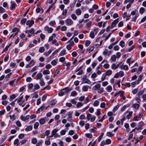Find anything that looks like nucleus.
I'll list each match as a JSON object with an SVG mask.
<instances>
[{
    "label": "nucleus",
    "mask_w": 146,
    "mask_h": 146,
    "mask_svg": "<svg viewBox=\"0 0 146 146\" xmlns=\"http://www.w3.org/2000/svg\"><path fill=\"white\" fill-rule=\"evenodd\" d=\"M70 90L68 87H66L61 90L59 92L58 95L60 96H62L67 94Z\"/></svg>",
    "instance_id": "obj_1"
},
{
    "label": "nucleus",
    "mask_w": 146,
    "mask_h": 146,
    "mask_svg": "<svg viewBox=\"0 0 146 146\" xmlns=\"http://www.w3.org/2000/svg\"><path fill=\"white\" fill-rule=\"evenodd\" d=\"M99 31V29L98 28H95L93 31L90 32L89 36L92 38H94L95 37V35H96Z\"/></svg>",
    "instance_id": "obj_2"
},
{
    "label": "nucleus",
    "mask_w": 146,
    "mask_h": 146,
    "mask_svg": "<svg viewBox=\"0 0 146 146\" xmlns=\"http://www.w3.org/2000/svg\"><path fill=\"white\" fill-rule=\"evenodd\" d=\"M44 30L45 32L48 33H52L53 31V29L52 27H50L47 25L44 27Z\"/></svg>",
    "instance_id": "obj_3"
},
{
    "label": "nucleus",
    "mask_w": 146,
    "mask_h": 146,
    "mask_svg": "<svg viewBox=\"0 0 146 146\" xmlns=\"http://www.w3.org/2000/svg\"><path fill=\"white\" fill-rule=\"evenodd\" d=\"M143 115V113L141 112H140L137 115L135 116L133 119V120L135 121H138L140 120Z\"/></svg>",
    "instance_id": "obj_4"
},
{
    "label": "nucleus",
    "mask_w": 146,
    "mask_h": 146,
    "mask_svg": "<svg viewBox=\"0 0 146 146\" xmlns=\"http://www.w3.org/2000/svg\"><path fill=\"white\" fill-rule=\"evenodd\" d=\"M23 95H22V93L19 96V97L18 99L17 102L20 106H21L25 102V100H23Z\"/></svg>",
    "instance_id": "obj_5"
},
{
    "label": "nucleus",
    "mask_w": 146,
    "mask_h": 146,
    "mask_svg": "<svg viewBox=\"0 0 146 146\" xmlns=\"http://www.w3.org/2000/svg\"><path fill=\"white\" fill-rule=\"evenodd\" d=\"M35 31L34 29L32 28L29 30L26 31L25 33L27 34H28L27 36L28 37H30L33 34H34V36L35 35L34 33Z\"/></svg>",
    "instance_id": "obj_6"
},
{
    "label": "nucleus",
    "mask_w": 146,
    "mask_h": 146,
    "mask_svg": "<svg viewBox=\"0 0 146 146\" xmlns=\"http://www.w3.org/2000/svg\"><path fill=\"white\" fill-rule=\"evenodd\" d=\"M82 66H81L79 67H77L75 70V72L77 73L76 74L78 75H82L83 73V70L82 69Z\"/></svg>",
    "instance_id": "obj_7"
},
{
    "label": "nucleus",
    "mask_w": 146,
    "mask_h": 146,
    "mask_svg": "<svg viewBox=\"0 0 146 146\" xmlns=\"http://www.w3.org/2000/svg\"><path fill=\"white\" fill-rule=\"evenodd\" d=\"M81 80L82 83H86L90 84L91 83L89 79L87 78V76L86 75H85L83 77L81 78Z\"/></svg>",
    "instance_id": "obj_8"
},
{
    "label": "nucleus",
    "mask_w": 146,
    "mask_h": 146,
    "mask_svg": "<svg viewBox=\"0 0 146 146\" xmlns=\"http://www.w3.org/2000/svg\"><path fill=\"white\" fill-rule=\"evenodd\" d=\"M73 112L72 111H70L68 112L66 114L67 115V117L66 118V120L68 121H71L72 119V115Z\"/></svg>",
    "instance_id": "obj_9"
},
{
    "label": "nucleus",
    "mask_w": 146,
    "mask_h": 146,
    "mask_svg": "<svg viewBox=\"0 0 146 146\" xmlns=\"http://www.w3.org/2000/svg\"><path fill=\"white\" fill-rule=\"evenodd\" d=\"M68 44L66 46V48L68 50H70L72 47L74 46V42L73 41L69 42H67Z\"/></svg>",
    "instance_id": "obj_10"
},
{
    "label": "nucleus",
    "mask_w": 146,
    "mask_h": 146,
    "mask_svg": "<svg viewBox=\"0 0 146 146\" xmlns=\"http://www.w3.org/2000/svg\"><path fill=\"white\" fill-rule=\"evenodd\" d=\"M65 22L66 25L68 26L71 25L73 24V21L70 19H67Z\"/></svg>",
    "instance_id": "obj_11"
},
{
    "label": "nucleus",
    "mask_w": 146,
    "mask_h": 146,
    "mask_svg": "<svg viewBox=\"0 0 146 146\" xmlns=\"http://www.w3.org/2000/svg\"><path fill=\"white\" fill-rule=\"evenodd\" d=\"M119 21V19L117 18V19L113 21L112 23L111 26L110 27V28L111 29H112L118 23Z\"/></svg>",
    "instance_id": "obj_12"
},
{
    "label": "nucleus",
    "mask_w": 146,
    "mask_h": 146,
    "mask_svg": "<svg viewBox=\"0 0 146 146\" xmlns=\"http://www.w3.org/2000/svg\"><path fill=\"white\" fill-rule=\"evenodd\" d=\"M34 21L33 20H28L26 22V25L30 27L34 24Z\"/></svg>",
    "instance_id": "obj_13"
},
{
    "label": "nucleus",
    "mask_w": 146,
    "mask_h": 146,
    "mask_svg": "<svg viewBox=\"0 0 146 146\" xmlns=\"http://www.w3.org/2000/svg\"><path fill=\"white\" fill-rule=\"evenodd\" d=\"M29 117L30 116L29 115H27L26 116H24L23 115H22L21 116L20 118L23 121H25L29 119Z\"/></svg>",
    "instance_id": "obj_14"
},
{
    "label": "nucleus",
    "mask_w": 146,
    "mask_h": 146,
    "mask_svg": "<svg viewBox=\"0 0 146 146\" xmlns=\"http://www.w3.org/2000/svg\"><path fill=\"white\" fill-rule=\"evenodd\" d=\"M119 94L120 97L123 100H125L126 98L124 96V92L122 90H120L119 91Z\"/></svg>",
    "instance_id": "obj_15"
},
{
    "label": "nucleus",
    "mask_w": 146,
    "mask_h": 146,
    "mask_svg": "<svg viewBox=\"0 0 146 146\" xmlns=\"http://www.w3.org/2000/svg\"><path fill=\"white\" fill-rule=\"evenodd\" d=\"M119 68L121 70H127L129 69V68L127 65L122 64L119 67Z\"/></svg>",
    "instance_id": "obj_16"
},
{
    "label": "nucleus",
    "mask_w": 146,
    "mask_h": 146,
    "mask_svg": "<svg viewBox=\"0 0 146 146\" xmlns=\"http://www.w3.org/2000/svg\"><path fill=\"white\" fill-rule=\"evenodd\" d=\"M45 108V106L44 105L41 106L36 111V114H38L40 113V111H42Z\"/></svg>",
    "instance_id": "obj_17"
},
{
    "label": "nucleus",
    "mask_w": 146,
    "mask_h": 146,
    "mask_svg": "<svg viewBox=\"0 0 146 146\" xmlns=\"http://www.w3.org/2000/svg\"><path fill=\"white\" fill-rule=\"evenodd\" d=\"M126 113H128L126 116V118L127 119H129L131 118L133 113V111H130L129 112L128 110H127L125 112Z\"/></svg>",
    "instance_id": "obj_18"
},
{
    "label": "nucleus",
    "mask_w": 146,
    "mask_h": 146,
    "mask_svg": "<svg viewBox=\"0 0 146 146\" xmlns=\"http://www.w3.org/2000/svg\"><path fill=\"white\" fill-rule=\"evenodd\" d=\"M112 53L111 51H109L108 49H106L103 52V54L104 55H107L109 56Z\"/></svg>",
    "instance_id": "obj_19"
},
{
    "label": "nucleus",
    "mask_w": 146,
    "mask_h": 146,
    "mask_svg": "<svg viewBox=\"0 0 146 146\" xmlns=\"http://www.w3.org/2000/svg\"><path fill=\"white\" fill-rule=\"evenodd\" d=\"M17 6V5L15 2H11L10 9L11 10H12L15 9Z\"/></svg>",
    "instance_id": "obj_20"
},
{
    "label": "nucleus",
    "mask_w": 146,
    "mask_h": 146,
    "mask_svg": "<svg viewBox=\"0 0 146 146\" xmlns=\"http://www.w3.org/2000/svg\"><path fill=\"white\" fill-rule=\"evenodd\" d=\"M106 91L108 92H111L112 90V88L110 85L108 86L105 88Z\"/></svg>",
    "instance_id": "obj_21"
},
{
    "label": "nucleus",
    "mask_w": 146,
    "mask_h": 146,
    "mask_svg": "<svg viewBox=\"0 0 146 146\" xmlns=\"http://www.w3.org/2000/svg\"><path fill=\"white\" fill-rule=\"evenodd\" d=\"M33 126L31 125H29L27 126L26 128L25 129V130L27 131H29L32 130L33 129Z\"/></svg>",
    "instance_id": "obj_22"
},
{
    "label": "nucleus",
    "mask_w": 146,
    "mask_h": 146,
    "mask_svg": "<svg viewBox=\"0 0 146 146\" xmlns=\"http://www.w3.org/2000/svg\"><path fill=\"white\" fill-rule=\"evenodd\" d=\"M101 87L100 85L99 84H97L96 85L94 86L93 88L92 89L94 90H98V89L100 88Z\"/></svg>",
    "instance_id": "obj_23"
},
{
    "label": "nucleus",
    "mask_w": 146,
    "mask_h": 146,
    "mask_svg": "<svg viewBox=\"0 0 146 146\" xmlns=\"http://www.w3.org/2000/svg\"><path fill=\"white\" fill-rule=\"evenodd\" d=\"M120 64L116 65L115 64H113L111 65V68L112 69L115 70L120 65Z\"/></svg>",
    "instance_id": "obj_24"
},
{
    "label": "nucleus",
    "mask_w": 146,
    "mask_h": 146,
    "mask_svg": "<svg viewBox=\"0 0 146 146\" xmlns=\"http://www.w3.org/2000/svg\"><path fill=\"white\" fill-rule=\"evenodd\" d=\"M82 12V10L80 8L77 9L75 11V13L78 16L81 15V14Z\"/></svg>",
    "instance_id": "obj_25"
},
{
    "label": "nucleus",
    "mask_w": 146,
    "mask_h": 146,
    "mask_svg": "<svg viewBox=\"0 0 146 146\" xmlns=\"http://www.w3.org/2000/svg\"><path fill=\"white\" fill-rule=\"evenodd\" d=\"M89 88H91V87L88 86H84L82 87V90L84 92H86Z\"/></svg>",
    "instance_id": "obj_26"
},
{
    "label": "nucleus",
    "mask_w": 146,
    "mask_h": 146,
    "mask_svg": "<svg viewBox=\"0 0 146 146\" xmlns=\"http://www.w3.org/2000/svg\"><path fill=\"white\" fill-rule=\"evenodd\" d=\"M40 88V86L39 84L37 83L34 85L33 88V90L34 91L36 90L39 89Z\"/></svg>",
    "instance_id": "obj_27"
},
{
    "label": "nucleus",
    "mask_w": 146,
    "mask_h": 146,
    "mask_svg": "<svg viewBox=\"0 0 146 146\" xmlns=\"http://www.w3.org/2000/svg\"><path fill=\"white\" fill-rule=\"evenodd\" d=\"M66 54V50L65 49H63L62 51L60 52L59 54V56H63Z\"/></svg>",
    "instance_id": "obj_28"
},
{
    "label": "nucleus",
    "mask_w": 146,
    "mask_h": 146,
    "mask_svg": "<svg viewBox=\"0 0 146 146\" xmlns=\"http://www.w3.org/2000/svg\"><path fill=\"white\" fill-rule=\"evenodd\" d=\"M143 74H141L139 76L138 80H136V82H137L139 84L140 82L142 80V78L143 77Z\"/></svg>",
    "instance_id": "obj_29"
},
{
    "label": "nucleus",
    "mask_w": 146,
    "mask_h": 146,
    "mask_svg": "<svg viewBox=\"0 0 146 146\" xmlns=\"http://www.w3.org/2000/svg\"><path fill=\"white\" fill-rule=\"evenodd\" d=\"M140 106V105L138 104H134L132 105V107H133L135 109L137 110L139 109Z\"/></svg>",
    "instance_id": "obj_30"
},
{
    "label": "nucleus",
    "mask_w": 146,
    "mask_h": 146,
    "mask_svg": "<svg viewBox=\"0 0 146 146\" xmlns=\"http://www.w3.org/2000/svg\"><path fill=\"white\" fill-rule=\"evenodd\" d=\"M137 14L138 15H139L138 11L136 10H135L133 11L131 13V15H137Z\"/></svg>",
    "instance_id": "obj_31"
},
{
    "label": "nucleus",
    "mask_w": 146,
    "mask_h": 146,
    "mask_svg": "<svg viewBox=\"0 0 146 146\" xmlns=\"http://www.w3.org/2000/svg\"><path fill=\"white\" fill-rule=\"evenodd\" d=\"M116 57L115 55H113L111 56V57L110 60H111V62H115L116 60Z\"/></svg>",
    "instance_id": "obj_32"
},
{
    "label": "nucleus",
    "mask_w": 146,
    "mask_h": 146,
    "mask_svg": "<svg viewBox=\"0 0 146 146\" xmlns=\"http://www.w3.org/2000/svg\"><path fill=\"white\" fill-rule=\"evenodd\" d=\"M39 81V83L41 86H43L45 85V82L44 81V80L43 78L40 79Z\"/></svg>",
    "instance_id": "obj_33"
},
{
    "label": "nucleus",
    "mask_w": 146,
    "mask_h": 146,
    "mask_svg": "<svg viewBox=\"0 0 146 146\" xmlns=\"http://www.w3.org/2000/svg\"><path fill=\"white\" fill-rule=\"evenodd\" d=\"M42 75L40 72L38 73L36 75V80L40 79H42Z\"/></svg>",
    "instance_id": "obj_34"
},
{
    "label": "nucleus",
    "mask_w": 146,
    "mask_h": 146,
    "mask_svg": "<svg viewBox=\"0 0 146 146\" xmlns=\"http://www.w3.org/2000/svg\"><path fill=\"white\" fill-rule=\"evenodd\" d=\"M9 117L11 120L12 121H13L16 119V117L15 114L13 115H10Z\"/></svg>",
    "instance_id": "obj_35"
},
{
    "label": "nucleus",
    "mask_w": 146,
    "mask_h": 146,
    "mask_svg": "<svg viewBox=\"0 0 146 146\" xmlns=\"http://www.w3.org/2000/svg\"><path fill=\"white\" fill-rule=\"evenodd\" d=\"M92 22V21H89L88 23H86V27L87 28H90L91 27Z\"/></svg>",
    "instance_id": "obj_36"
},
{
    "label": "nucleus",
    "mask_w": 146,
    "mask_h": 146,
    "mask_svg": "<svg viewBox=\"0 0 146 146\" xmlns=\"http://www.w3.org/2000/svg\"><path fill=\"white\" fill-rule=\"evenodd\" d=\"M58 60L57 59H55L53 60L51 62L52 65L53 66L56 65L57 64Z\"/></svg>",
    "instance_id": "obj_37"
},
{
    "label": "nucleus",
    "mask_w": 146,
    "mask_h": 146,
    "mask_svg": "<svg viewBox=\"0 0 146 146\" xmlns=\"http://www.w3.org/2000/svg\"><path fill=\"white\" fill-rule=\"evenodd\" d=\"M39 121L40 124L43 125L45 123V119L44 118H42L40 119Z\"/></svg>",
    "instance_id": "obj_38"
},
{
    "label": "nucleus",
    "mask_w": 146,
    "mask_h": 146,
    "mask_svg": "<svg viewBox=\"0 0 146 146\" xmlns=\"http://www.w3.org/2000/svg\"><path fill=\"white\" fill-rule=\"evenodd\" d=\"M56 24V22L55 21H50L49 23V25L51 26H53Z\"/></svg>",
    "instance_id": "obj_39"
},
{
    "label": "nucleus",
    "mask_w": 146,
    "mask_h": 146,
    "mask_svg": "<svg viewBox=\"0 0 146 146\" xmlns=\"http://www.w3.org/2000/svg\"><path fill=\"white\" fill-rule=\"evenodd\" d=\"M112 73V71L110 70H107L104 74L106 75V76H109Z\"/></svg>",
    "instance_id": "obj_40"
},
{
    "label": "nucleus",
    "mask_w": 146,
    "mask_h": 146,
    "mask_svg": "<svg viewBox=\"0 0 146 146\" xmlns=\"http://www.w3.org/2000/svg\"><path fill=\"white\" fill-rule=\"evenodd\" d=\"M52 50L50 49L47 52H45L44 53V54L46 56H48L52 52Z\"/></svg>",
    "instance_id": "obj_41"
},
{
    "label": "nucleus",
    "mask_w": 146,
    "mask_h": 146,
    "mask_svg": "<svg viewBox=\"0 0 146 146\" xmlns=\"http://www.w3.org/2000/svg\"><path fill=\"white\" fill-rule=\"evenodd\" d=\"M50 72L49 70H44L42 72V74L44 75L48 74H50Z\"/></svg>",
    "instance_id": "obj_42"
},
{
    "label": "nucleus",
    "mask_w": 146,
    "mask_h": 146,
    "mask_svg": "<svg viewBox=\"0 0 146 146\" xmlns=\"http://www.w3.org/2000/svg\"><path fill=\"white\" fill-rule=\"evenodd\" d=\"M114 135V134L111 132H108L106 133V135L109 137H111Z\"/></svg>",
    "instance_id": "obj_43"
},
{
    "label": "nucleus",
    "mask_w": 146,
    "mask_h": 146,
    "mask_svg": "<svg viewBox=\"0 0 146 146\" xmlns=\"http://www.w3.org/2000/svg\"><path fill=\"white\" fill-rule=\"evenodd\" d=\"M19 144V140L18 139H16L14 141V145H17L18 146Z\"/></svg>",
    "instance_id": "obj_44"
},
{
    "label": "nucleus",
    "mask_w": 146,
    "mask_h": 146,
    "mask_svg": "<svg viewBox=\"0 0 146 146\" xmlns=\"http://www.w3.org/2000/svg\"><path fill=\"white\" fill-rule=\"evenodd\" d=\"M37 142V140L36 138H34L31 140V143L34 144H36Z\"/></svg>",
    "instance_id": "obj_45"
},
{
    "label": "nucleus",
    "mask_w": 146,
    "mask_h": 146,
    "mask_svg": "<svg viewBox=\"0 0 146 146\" xmlns=\"http://www.w3.org/2000/svg\"><path fill=\"white\" fill-rule=\"evenodd\" d=\"M99 102L98 100H95L93 103V105L95 107H97L99 105Z\"/></svg>",
    "instance_id": "obj_46"
},
{
    "label": "nucleus",
    "mask_w": 146,
    "mask_h": 146,
    "mask_svg": "<svg viewBox=\"0 0 146 146\" xmlns=\"http://www.w3.org/2000/svg\"><path fill=\"white\" fill-rule=\"evenodd\" d=\"M119 45L122 47L123 48L125 45V43L124 41L121 40L119 43Z\"/></svg>",
    "instance_id": "obj_47"
},
{
    "label": "nucleus",
    "mask_w": 146,
    "mask_h": 146,
    "mask_svg": "<svg viewBox=\"0 0 146 146\" xmlns=\"http://www.w3.org/2000/svg\"><path fill=\"white\" fill-rule=\"evenodd\" d=\"M145 11V9L143 7H141L140 8L139 10V12L141 14H142Z\"/></svg>",
    "instance_id": "obj_48"
},
{
    "label": "nucleus",
    "mask_w": 146,
    "mask_h": 146,
    "mask_svg": "<svg viewBox=\"0 0 146 146\" xmlns=\"http://www.w3.org/2000/svg\"><path fill=\"white\" fill-rule=\"evenodd\" d=\"M77 93L76 91L72 92L70 94V96L74 97L77 96Z\"/></svg>",
    "instance_id": "obj_49"
},
{
    "label": "nucleus",
    "mask_w": 146,
    "mask_h": 146,
    "mask_svg": "<svg viewBox=\"0 0 146 146\" xmlns=\"http://www.w3.org/2000/svg\"><path fill=\"white\" fill-rule=\"evenodd\" d=\"M97 76L96 73H94L92 74L91 76V78L93 79V81H95V80L94 78H96Z\"/></svg>",
    "instance_id": "obj_50"
},
{
    "label": "nucleus",
    "mask_w": 146,
    "mask_h": 146,
    "mask_svg": "<svg viewBox=\"0 0 146 146\" xmlns=\"http://www.w3.org/2000/svg\"><path fill=\"white\" fill-rule=\"evenodd\" d=\"M61 48H59L53 52H52V56H54L60 50V49Z\"/></svg>",
    "instance_id": "obj_51"
},
{
    "label": "nucleus",
    "mask_w": 146,
    "mask_h": 146,
    "mask_svg": "<svg viewBox=\"0 0 146 146\" xmlns=\"http://www.w3.org/2000/svg\"><path fill=\"white\" fill-rule=\"evenodd\" d=\"M138 125L139 127H140L143 126L145 125L143 122L142 121H140Z\"/></svg>",
    "instance_id": "obj_52"
},
{
    "label": "nucleus",
    "mask_w": 146,
    "mask_h": 146,
    "mask_svg": "<svg viewBox=\"0 0 146 146\" xmlns=\"http://www.w3.org/2000/svg\"><path fill=\"white\" fill-rule=\"evenodd\" d=\"M39 125V123L38 122H36L34 125V128L35 129H37Z\"/></svg>",
    "instance_id": "obj_53"
},
{
    "label": "nucleus",
    "mask_w": 146,
    "mask_h": 146,
    "mask_svg": "<svg viewBox=\"0 0 146 146\" xmlns=\"http://www.w3.org/2000/svg\"><path fill=\"white\" fill-rule=\"evenodd\" d=\"M119 106L118 105H117L114 106L112 110V111L113 112H115L119 108Z\"/></svg>",
    "instance_id": "obj_54"
},
{
    "label": "nucleus",
    "mask_w": 146,
    "mask_h": 146,
    "mask_svg": "<svg viewBox=\"0 0 146 146\" xmlns=\"http://www.w3.org/2000/svg\"><path fill=\"white\" fill-rule=\"evenodd\" d=\"M139 15H135L134 17H133V18L131 19V21L134 22H136L137 17L139 16Z\"/></svg>",
    "instance_id": "obj_55"
},
{
    "label": "nucleus",
    "mask_w": 146,
    "mask_h": 146,
    "mask_svg": "<svg viewBox=\"0 0 146 146\" xmlns=\"http://www.w3.org/2000/svg\"><path fill=\"white\" fill-rule=\"evenodd\" d=\"M83 105V104L81 102H78L77 103L76 105V107L77 108H79L80 107H82Z\"/></svg>",
    "instance_id": "obj_56"
},
{
    "label": "nucleus",
    "mask_w": 146,
    "mask_h": 146,
    "mask_svg": "<svg viewBox=\"0 0 146 146\" xmlns=\"http://www.w3.org/2000/svg\"><path fill=\"white\" fill-rule=\"evenodd\" d=\"M84 100V104H86L90 101V99L88 96L86 97Z\"/></svg>",
    "instance_id": "obj_57"
},
{
    "label": "nucleus",
    "mask_w": 146,
    "mask_h": 146,
    "mask_svg": "<svg viewBox=\"0 0 146 146\" xmlns=\"http://www.w3.org/2000/svg\"><path fill=\"white\" fill-rule=\"evenodd\" d=\"M19 31V30L18 28L17 27H15L12 29V32L13 33H17V34Z\"/></svg>",
    "instance_id": "obj_58"
},
{
    "label": "nucleus",
    "mask_w": 146,
    "mask_h": 146,
    "mask_svg": "<svg viewBox=\"0 0 146 146\" xmlns=\"http://www.w3.org/2000/svg\"><path fill=\"white\" fill-rule=\"evenodd\" d=\"M134 1V0H125L124 2L125 3L129 2V3L131 4Z\"/></svg>",
    "instance_id": "obj_59"
},
{
    "label": "nucleus",
    "mask_w": 146,
    "mask_h": 146,
    "mask_svg": "<svg viewBox=\"0 0 146 146\" xmlns=\"http://www.w3.org/2000/svg\"><path fill=\"white\" fill-rule=\"evenodd\" d=\"M44 48L43 46L40 47L38 51L42 53L44 51Z\"/></svg>",
    "instance_id": "obj_60"
},
{
    "label": "nucleus",
    "mask_w": 146,
    "mask_h": 146,
    "mask_svg": "<svg viewBox=\"0 0 146 146\" xmlns=\"http://www.w3.org/2000/svg\"><path fill=\"white\" fill-rule=\"evenodd\" d=\"M10 67L13 68L16 66V64L15 63H14L11 62L10 63Z\"/></svg>",
    "instance_id": "obj_61"
},
{
    "label": "nucleus",
    "mask_w": 146,
    "mask_h": 146,
    "mask_svg": "<svg viewBox=\"0 0 146 146\" xmlns=\"http://www.w3.org/2000/svg\"><path fill=\"white\" fill-rule=\"evenodd\" d=\"M98 64V62L97 61H94L92 64V68H95L96 66Z\"/></svg>",
    "instance_id": "obj_62"
},
{
    "label": "nucleus",
    "mask_w": 146,
    "mask_h": 146,
    "mask_svg": "<svg viewBox=\"0 0 146 146\" xmlns=\"http://www.w3.org/2000/svg\"><path fill=\"white\" fill-rule=\"evenodd\" d=\"M96 127H94L93 128L90 129L89 130L90 131L91 133H95L96 132Z\"/></svg>",
    "instance_id": "obj_63"
},
{
    "label": "nucleus",
    "mask_w": 146,
    "mask_h": 146,
    "mask_svg": "<svg viewBox=\"0 0 146 146\" xmlns=\"http://www.w3.org/2000/svg\"><path fill=\"white\" fill-rule=\"evenodd\" d=\"M104 89L103 88H99L97 90V92L98 93L101 94L103 92Z\"/></svg>",
    "instance_id": "obj_64"
}]
</instances>
